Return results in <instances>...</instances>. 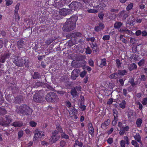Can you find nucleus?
Returning a JSON list of instances; mask_svg holds the SVG:
<instances>
[{"label":"nucleus","mask_w":147,"mask_h":147,"mask_svg":"<svg viewBox=\"0 0 147 147\" xmlns=\"http://www.w3.org/2000/svg\"><path fill=\"white\" fill-rule=\"evenodd\" d=\"M34 135L33 138L34 141H38L41 140V138L45 136L44 132L39 131L38 129L35 130L34 132Z\"/></svg>","instance_id":"obj_1"},{"label":"nucleus","mask_w":147,"mask_h":147,"mask_svg":"<svg viewBox=\"0 0 147 147\" xmlns=\"http://www.w3.org/2000/svg\"><path fill=\"white\" fill-rule=\"evenodd\" d=\"M76 26L74 24L69 23L66 22L64 24L63 30L65 32H69L73 30L76 28Z\"/></svg>","instance_id":"obj_2"},{"label":"nucleus","mask_w":147,"mask_h":147,"mask_svg":"<svg viewBox=\"0 0 147 147\" xmlns=\"http://www.w3.org/2000/svg\"><path fill=\"white\" fill-rule=\"evenodd\" d=\"M19 111L20 113L23 114H30L32 113V110L27 105H24L20 108Z\"/></svg>","instance_id":"obj_3"},{"label":"nucleus","mask_w":147,"mask_h":147,"mask_svg":"<svg viewBox=\"0 0 147 147\" xmlns=\"http://www.w3.org/2000/svg\"><path fill=\"white\" fill-rule=\"evenodd\" d=\"M82 4L78 2L74 1L72 2L69 5V8L73 10H77L79 7L81 6Z\"/></svg>","instance_id":"obj_4"},{"label":"nucleus","mask_w":147,"mask_h":147,"mask_svg":"<svg viewBox=\"0 0 147 147\" xmlns=\"http://www.w3.org/2000/svg\"><path fill=\"white\" fill-rule=\"evenodd\" d=\"M26 62V59L25 58H23L22 59L18 58L16 60L14 63L16 65L18 66H23Z\"/></svg>","instance_id":"obj_5"},{"label":"nucleus","mask_w":147,"mask_h":147,"mask_svg":"<svg viewBox=\"0 0 147 147\" xmlns=\"http://www.w3.org/2000/svg\"><path fill=\"white\" fill-rule=\"evenodd\" d=\"M72 10L68 9H61L59 10V13L60 15L65 16L67 14L71 13Z\"/></svg>","instance_id":"obj_6"},{"label":"nucleus","mask_w":147,"mask_h":147,"mask_svg":"<svg viewBox=\"0 0 147 147\" xmlns=\"http://www.w3.org/2000/svg\"><path fill=\"white\" fill-rule=\"evenodd\" d=\"M136 114V113L133 110H131L128 112V119L129 121H131L134 119Z\"/></svg>","instance_id":"obj_7"},{"label":"nucleus","mask_w":147,"mask_h":147,"mask_svg":"<svg viewBox=\"0 0 147 147\" xmlns=\"http://www.w3.org/2000/svg\"><path fill=\"white\" fill-rule=\"evenodd\" d=\"M43 98L40 96L38 94H35L34 96V100L37 102H41L42 101Z\"/></svg>","instance_id":"obj_8"},{"label":"nucleus","mask_w":147,"mask_h":147,"mask_svg":"<svg viewBox=\"0 0 147 147\" xmlns=\"http://www.w3.org/2000/svg\"><path fill=\"white\" fill-rule=\"evenodd\" d=\"M129 14V12L127 11H123L119 14V16L123 19L125 20Z\"/></svg>","instance_id":"obj_9"},{"label":"nucleus","mask_w":147,"mask_h":147,"mask_svg":"<svg viewBox=\"0 0 147 147\" xmlns=\"http://www.w3.org/2000/svg\"><path fill=\"white\" fill-rule=\"evenodd\" d=\"M80 71L78 69H75L72 72L71 75V78L73 80L76 79L77 77L78 76V73Z\"/></svg>","instance_id":"obj_10"},{"label":"nucleus","mask_w":147,"mask_h":147,"mask_svg":"<svg viewBox=\"0 0 147 147\" xmlns=\"http://www.w3.org/2000/svg\"><path fill=\"white\" fill-rule=\"evenodd\" d=\"M77 20V18L76 17L73 16L67 19L66 22L70 24H74V25L76 26V22Z\"/></svg>","instance_id":"obj_11"},{"label":"nucleus","mask_w":147,"mask_h":147,"mask_svg":"<svg viewBox=\"0 0 147 147\" xmlns=\"http://www.w3.org/2000/svg\"><path fill=\"white\" fill-rule=\"evenodd\" d=\"M124 140H122L120 142V145L121 147H125V144H129V140L127 136H125L124 137Z\"/></svg>","instance_id":"obj_12"},{"label":"nucleus","mask_w":147,"mask_h":147,"mask_svg":"<svg viewBox=\"0 0 147 147\" xmlns=\"http://www.w3.org/2000/svg\"><path fill=\"white\" fill-rule=\"evenodd\" d=\"M78 88H79L80 91L81 88L80 87H76L74 89L71 90V94L73 97L76 96L78 95L77 90L78 91Z\"/></svg>","instance_id":"obj_13"},{"label":"nucleus","mask_w":147,"mask_h":147,"mask_svg":"<svg viewBox=\"0 0 147 147\" xmlns=\"http://www.w3.org/2000/svg\"><path fill=\"white\" fill-rule=\"evenodd\" d=\"M110 122V121L109 119L105 121L102 123L101 125V127L104 129H107L108 127Z\"/></svg>","instance_id":"obj_14"},{"label":"nucleus","mask_w":147,"mask_h":147,"mask_svg":"<svg viewBox=\"0 0 147 147\" xmlns=\"http://www.w3.org/2000/svg\"><path fill=\"white\" fill-rule=\"evenodd\" d=\"M104 24L100 23H99L98 25L95 27L94 30L98 32L103 29L104 28Z\"/></svg>","instance_id":"obj_15"},{"label":"nucleus","mask_w":147,"mask_h":147,"mask_svg":"<svg viewBox=\"0 0 147 147\" xmlns=\"http://www.w3.org/2000/svg\"><path fill=\"white\" fill-rule=\"evenodd\" d=\"M60 136H52L50 139L51 144L55 143L59 139Z\"/></svg>","instance_id":"obj_16"},{"label":"nucleus","mask_w":147,"mask_h":147,"mask_svg":"<svg viewBox=\"0 0 147 147\" xmlns=\"http://www.w3.org/2000/svg\"><path fill=\"white\" fill-rule=\"evenodd\" d=\"M9 55L7 54L5 55L2 54L0 55V63H4L5 61V59L7 58H9Z\"/></svg>","instance_id":"obj_17"},{"label":"nucleus","mask_w":147,"mask_h":147,"mask_svg":"<svg viewBox=\"0 0 147 147\" xmlns=\"http://www.w3.org/2000/svg\"><path fill=\"white\" fill-rule=\"evenodd\" d=\"M88 127L89 129V133L92 136L94 135V129L92 126V124L89 123L88 125Z\"/></svg>","instance_id":"obj_18"},{"label":"nucleus","mask_w":147,"mask_h":147,"mask_svg":"<svg viewBox=\"0 0 147 147\" xmlns=\"http://www.w3.org/2000/svg\"><path fill=\"white\" fill-rule=\"evenodd\" d=\"M52 95L53 96V97H52V100L51 102L53 103L57 102L59 101V98L57 95L53 92Z\"/></svg>","instance_id":"obj_19"},{"label":"nucleus","mask_w":147,"mask_h":147,"mask_svg":"<svg viewBox=\"0 0 147 147\" xmlns=\"http://www.w3.org/2000/svg\"><path fill=\"white\" fill-rule=\"evenodd\" d=\"M53 92H51L48 93L46 96V100L49 102H51V101L52 97H53L52 95Z\"/></svg>","instance_id":"obj_20"},{"label":"nucleus","mask_w":147,"mask_h":147,"mask_svg":"<svg viewBox=\"0 0 147 147\" xmlns=\"http://www.w3.org/2000/svg\"><path fill=\"white\" fill-rule=\"evenodd\" d=\"M120 31L121 32H123V33H126L128 34H130L132 33V31L128 30L126 28H121L120 30Z\"/></svg>","instance_id":"obj_21"},{"label":"nucleus","mask_w":147,"mask_h":147,"mask_svg":"<svg viewBox=\"0 0 147 147\" xmlns=\"http://www.w3.org/2000/svg\"><path fill=\"white\" fill-rule=\"evenodd\" d=\"M92 46H91L92 48L93 51L94 53H96L98 51V47L97 46V44L95 43H92Z\"/></svg>","instance_id":"obj_22"},{"label":"nucleus","mask_w":147,"mask_h":147,"mask_svg":"<svg viewBox=\"0 0 147 147\" xmlns=\"http://www.w3.org/2000/svg\"><path fill=\"white\" fill-rule=\"evenodd\" d=\"M23 125V123L21 122H15L13 123L12 125L16 127H20Z\"/></svg>","instance_id":"obj_23"},{"label":"nucleus","mask_w":147,"mask_h":147,"mask_svg":"<svg viewBox=\"0 0 147 147\" xmlns=\"http://www.w3.org/2000/svg\"><path fill=\"white\" fill-rule=\"evenodd\" d=\"M17 45L18 49L22 48L24 45V42L22 40H20L18 41L17 42Z\"/></svg>","instance_id":"obj_24"},{"label":"nucleus","mask_w":147,"mask_h":147,"mask_svg":"<svg viewBox=\"0 0 147 147\" xmlns=\"http://www.w3.org/2000/svg\"><path fill=\"white\" fill-rule=\"evenodd\" d=\"M82 35V34L80 32H74L72 33L71 35V37L77 38L80 37Z\"/></svg>","instance_id":"obj_25"},{"label":"nucleus","mask_w":147,"mask_h":147,"mask_svg":"<svg viewBox=\"0 0 147 147\" xmlns=\"http://www.w3.org/2000/svg\"><path fill=\"white\" fill-rule=\"evenodd\" d=\"M135 140L140 143H141V137L139 133H137L134 136Z\"/></svg>","instance_id":"obj_26"},{"label":"nucleus","mask_w":147,"mask_h":147,"mask_svg":"<svg viewBox=\"0 0 147 147\" xmlns=\"http://www.w3.org/2000/svg\"><path fill=\"white\" fill-rule=\"evenodd\" d=\"M101 2L100 4V6H102L103 7H105L107 4L109 0H101Z\"/></svg>","instance_id":"obj_27"},{"label":"nucleus","mask_w":147,"mask_h":147,"mask_svg":"<svg viewBox=\"0 0 147 147\" xmlns=\"http://www.w3.org/2000/svg\"><path fill=\"white\" fill-rule=\"evenodd\" d=\"M137 67V65L134 63H132L129 65V70L136 69Z\"/></svg>","instance_id":"obj_28"},{"label":"nucleus","mask_w":147,"mask_h":147,"mask_svg":"<svg viewBox=\"0 0 147 147\" xmlns=\"http://www.w3.org/2000/svg\"><path fill=\"white\" fill-rule=\"evenodd\" d=\"M106 60L105 59H102L101 61V63L100 65V67H102L106 65Z\"/></svg>","instance_id":"obj_29"},{"label":"nucleus","mask_w":147,"mask_h":147,"mask_svg":"<svg viewBox=\"0 0 147 147\" xmlns=\"http://www.w3.org/2000/svg\"><path fill=\"white\" fill-rule=\"evenodd\" d=\"M122 24L121 22H116L114 24V27L115 28H119L121 26Z\"/></svg>","instance_id":"obj_30"},{"label":"nucleus","mask_w":147,"mask_h":147,"mask_svg":"<svg viewBox=\"0 0 147 147\" xmlns=\"http://www.w3.org/2000/svg\"><path fill=\"white\" fill-rule=\"evenodd\" d=\"M142 123V120L140 118L138 119L136 121V124L138 127H140Z\"/></svg>","instance_id":"obj_31"},{"label":"nucleus","mask_w":147,"mask_h":147,"mask_svg":"<svg viewBox=\"0 0 147 147\" xmlns=\"http://www.w3.org/2000/svg\"><path fill=\"white\" fill-rule=\"evenodd\" d=\"M118 77V73H115L111 74L109 76V78L111 79H116Z\"/></svg>","instance_id":"obj_32"},{"label":"nucleus","mask_w":147,"mask_h":147,"mask_svg":"<svg viewBox=\"0 0 147 147\" xmlns=\"http://www.w3.org/2000/svg\"><path fill=\"white\" fill-rule=\"evenodd\" d=\"M126 104V102L124 100H123L122 102L120 103L119 104V107L122 109H124L125 107V105Z\"/></svg>","instance_id":"obj_33"},{"label":"nucleus","mask_w":147,"mask_h":147,"mask_svg":"<svg viewBox=\"0 0 147 147\" xmlns=\"http://www.w3.org/2000/svg\"><path fill=\"white\" fill-rule=\"evenodd\" d=\"M6 110L4 108L0 107V115L5 114L6 113Z\"/></svg>","instance_id":"obj_34"},{"label":"nucleus","mask_w":147,"mask_h":147,"mask_svg":"<svg viewBox=\"0 0 147 147\" xmlns=\"http://www.w3.org/2000/svg\"><path fill=\"white\" fill-rule=\"evenodd\" d=\"M127 72L125 70H119L118 73V74H119L122 76L125 75Z\"/></svg>","instance_id":"obj_35"},{"label":"nucleus","mask_w":147,"mask_h":147,"mask_svg":"<svg viewBox=\"0 0 147 147\" xmlns=\"http://www.w3.org/2000/svg\"><path fill=\"white\" fill-rule=\"evenodd\" d=\"M87 11L89 13H97L98 11L95 9H90L87 10Z\"/></svg>","instance_id":"obj_36"},{"label":"nucleus","mask_w":147,"mask_h":147,"mask_svg":"<svg viewBox=\"0 0 147 147\" xmlns=\"http://www.w3.org/2000/svg\"><path fill=\"white\" fill-rule=\"evenodd\" d=\"M61 137L63 138H64L66 139H68L69 138V136L66 134L65 132L61 133Z\"/></svg>","instance_id":"obj_37"},{"label":"nucleus","mask_w":147,"mask_h":147,"mask_svg":"<svg viewBox=\"0 0 147 147\" xmlns=\"http://www.w3.org/2000/svg\"><path fill=\"white\" fill-rule=\"evenodd\" d=\"M20 4L18 3L16 5L14 11L15 13H18V11L19 9V7L20 6Z\"/></svg>","instance_id":"obj_38"},{"label":"nucleus","mask_w":147,"mask_h":147,"mask_svg":"<svg viewBox=\"0 0 147 147\" xmlns=\"http://www.w3.org/2000/svg\"><path fill=\"white\" fill-rule=\"evenodd\" d=\"M133 6V3H130L128 4L127 6L126 9L127 11H129L132 9Z\"/></svg>","instance_id":"obj_39"},{"label":"nucleus","mask_w":147,"mask_h":147,"mask_svg":"<svg viewBox=\"0 0 147 147\" xmlns=\"http://www.w3.org/2000/svg\"><path fill=\"white\" fill-rule=\"evenodd\" d=\"M131 144L135 147H139V144L134 140H132L131 141Z\"/></svg>","instance_id":"obj_40"},{"label":"nucleus","mask_w":147,"mask_h":147,"mask_svg":"<svg viewBox=\"0 0 147 147\" xmlns=\"http://www.w3.org/2000/svg\"><path fill=\"white\" fill-rule=\"evenodd\" d=\"M125 132V130L124 129V127H122L120 129L119 132L120 135L121 136L123 135Z\"/></svg>","instance_id":"obj_41"},{"label":"nucleus","mask_w":147,"mask_h":147,"mask_svg":"<svg viewBox=\"0 0 147 147\" xmlns=\"http://www.w3.org/2000/svg\"><path fill=\"white\" fill-rule=\"evenodd\" d=\"M86 40L88 41H91L92 43H94L93 42L95 40V38L94 37H92L90 38H88L86 39Z\"/></svg>","instance_id":"obj_42"},{"label":"nucleus","mask_w":147,"mask_h":147,"mask_svg":"<svg viewBox=\"0 0 147 147\" xmlns=\"http://www.w3.org/2000/svg\"><path fill=\"white\" fill-rule=\"evenodd\" d=\"M56 128L57 129L59 132L60 133H62L63 132V130L62 129V128L59 125H57Z\"/></svg>","instance_id":"obj_43"},{"label":"nucleus","mask_w":147,"mask_h":147,"mask_svg":"<svg viewBox=\"0 0 147 147\" xmlns=\"http://www.w3.org/2000/svg\"><path fill=\"white\" fill-rule=\"evenodd\" d=\"M6 2V5L7 6H9L11 5L13 3V1L10 0H5Z\"/></svg>","instance_id":"obj_44"},{"label":"nucleus","mask_w":147,"mask_h":147,"mask_svg":"<svg viewBox=\"0 0 147 147\" xmlns=\"http://www.w3.org/2000/svg\"><path fill=\"white\" fill-rule=\"evenodd\" d=\"M129 82L132 86L133 87L135 85V84L134 82V79L133 78H131L129 79Z\"/></svg>","instance_id":"obj_45"},{"label":"nucleus","mask_w":147,"mask_h":147,"mask_svg":"<svg viewBox=\"0 0 147 147\" xmlns=\"http://www.w3.org/2000/svg\"><path fill=\"white\" fill-rule=\"evenodd\" d=\"M23 132L22 131H20L18 132V138L19 139L21 138L23 136Z\"/></svg>","instance_id":"obj_46"},{"label":"nucleus","mask_w":147,"mask_h":147,"mask_svg":"<svg viewBox=\"0 0 147 147\" xmlns=\"http://www.w3.org/2000/svg\"><path fill=\"white\" fill-rule=\"evenodd\" d=\"M75 144L76 145H78L80 147H82L83 146L82 143L81 142H79L77 140H76Z\"/></svg>","instance_id":"obj_47"},{"label":"nucleus","mask_w":147,"mask_h":147,"mask_svg":"<svg viewBox=\"0 0 147 147\" xmlns=\"http://www.w3.org/2000/svg\"><path fill=\"white\" fill-rule=\"evenodd\" d=\"M117 117H114L113 120L112 122V124L113 125H115L117 123Z\"/></svg>","instance_id":"obj_48"},{"label":"nucleus","mask_w":147,"mask_h":147,"mask_svg":"<svg viewBox=\"0 0 147 147\" xmlns=\"http://www.w3.org/2000/svg\"><path fill=\"white\" fill-rule=\"evenodd\" d=\"M30 125L32 127H35L36 125V123L34 121H31L30 122Z\"/></svg>","instance_id":"obj_49"},{"label":"nucleus","mask_w":147,"mask_h":147,"mask_svg":"<svg viewBox=\"0 0 147 147\" xmlns=\"http://www.w3.org/2000/svg\"><path fill=\"white\" fill-rule=\"evenodd\" d=\"M86 53L90 54L91 53L92 51L89 47H87L86 48Z\"/></svg>","instance_id":"obj_50"},{"label":"nucleus","mask_w":147,"mask_h":147,"mask_svg":"<svg viewBox=\"0 0 147 147\" xmlns=\"http://www.w3.org/2000/svg\"><path fill=\"white\" fill-rule=\"evenodd\" d=\"M142 103L144 105H146L147 104V98H144L142 101Z\"/></svg>","instance_id":"obj_51"},{"label":"nucleus","mask_w":147,"mask_h":147,"mask_svg":"<svg viewBox=\"0 0 147 147\" xmlns=\"http://www.w3.org/2000/svg\"><path fill=\"white\" fill-rule=\"evenodd\" d=\"M40 76V75L38 72H35L33 76V78H38Z\"/></svg>","instance_id":"obj_52"},{"label":"nucleus","mask_w":147,"mask_h":147,"mask_svg":"<svg viewBox=\"0 0 147 147\" xmlns=\"http://www.w3.org/2000/svg\"><path fill=\"white\" fill-rule=\"evenodd\" d=\"M110 36L108 35H106L104 36L102 38V39L104 40H108L109 39Z\"/></svg>","instance_id":"obj_53"},{"label":"nucleus","mask_w":147,"mask_h":147,"mask_svg":"<svg viewBox=\"0 0 147 147\" xmlns=\"http://www.w3.org/2000/svg\"><path fill=\"white\" fill-rule=\"evenodd\" d=\"M87 73V72L86 71L84 70L82 71L80 74V76L82 78L84 77Z\"/></svg>","instance_id":"obj_54"},{"label":"nucleus","mask_w":147,"mask_h":147,"mask_svg":"<svg viewBox=\"0 0 147 147\" xmlns=\"http://www.w3.org/2000/svg\"><path fill=\"white\" fill-rule=\"evenodd\" d=\"M15 18L16 21H18L20 19V17L18 15V13H15Z\"/></svg>","instance_id":"obj_55"},{"label":"nucleus","mask_w":147,"mask_h":147,"mask_svg":"<svg viewBox=\"0 0 147 147\" xmlns=\"http://www.w3.org/2000/svg\"><path fill=\"white\" fill-rule=\"evenodd\" d=\"M130 42L132 44H134L136 42V40L134 38H130Z\"/></svg>","instance_id":"obj_56"},{"label":"nucleus","mask_w":147,"mask_h":147,"mask_svg":"<svg viewBox=\"0 0 147 147\" xmlns=\"http://www.w3.org/2000/svg\"><path fill=\"white\" fill-rule=\"evenodd\" d=\"M53 41V40L52 39H49L47 40L46 42L45 43L47 45H50Z\"/></svg>","instance_id":"obj_57"},{"label":"nucleus","mask_w":147,"mask_h":147,"mask_svg":"<svg viewBox=\"0 0 147 147\" xmlns=\"http://www.w3.org/2000/svg\"><path fill=\"white\" fill-rule=\"evenodd\" d=\"M98 16L99 18L100 19L102 20L103 19L104 15L103 13H101L98 14Z\"/></svg>","instance_id":"obj_58"},{"label":"nucleus","mask_w":147,"mask_h":147,"mask_svg":"<svg viewBox=\"0 0 147 147\" xmlns=\"http://www.w3.org/2000/svg\"><path fill=\"white\" fill-rule=\"evenodd\" d=\"M144 63V61L143 59L140 60L138 63V65L139 66H141Z\"/></svg>","instance_id":"obj_59"},{"label":"nucleus","mask_w":147,"mask_h":147,"mask_svg":"<svg viewBox=\"0 0 147 147\" xmlns=\"http://www.w3.org/2000/svg\"><path fill=\"white\" fill-rule=\"evenodd\" d=\"M116 62L117 63V66L118 67H120L121 64V63L120 62V60L119 59H117L116 60Z\"/></svg>","instance_id":"obj_60"},{"label":"nucleus","mask_w":147,"mask_h":147,"mask_svg":"<svg viewBox=\"0 0 147 147\" xmlns=\"http://www.w3.org/2000/svg\"><path fill=\"white\" fill-rule=\"evenodd\" d=\"M113 115L114 117H117V111L116 110H113Z\"/></svg>","instance_id":"obj_61"},{"label":"nucleus","mask_w":147,"mask_h":147,"mask_svg":"<svg viewBox=\"0 0 147 147\" xmlns=\"http://www.w3.org/2000/svg\"><path fill=\"white\" fill-rule=\"evenodd\" d=\"M107 142L109 144H111L113 142V139L111 138H109L107 140Z\"/></svg>","instance_id":"obj_62"},{"label":"nucleus","mask_w":147,"mask_h":147,"mask_svg":"<svg viewBox=\"0 0 147 147\" xmlns=\"http://www.w3.org/2000/svg\"><path fill=\"white\" fill-rule=\"evenodd\" d=\"M80 107L82 111H84L86 109V106L84 105H82V104H81L80 105Z\"/></svg>","instance_id":"obj_63"},{"label":"nucleus","mask_w":147,"mask_h":147,"mask_svg":"<svg viewBox=\"0 0 147 147\" xmlns=\"http://www.w3.org/2000/svg\"><path fill=\"white\" fill-rule=\"evenodd\" d=\"M141 33L142 32L140 30H137L135 33L136 35L137 36H139Z\"/></svg>","instance_id":"obj_64"}]
</instances>
